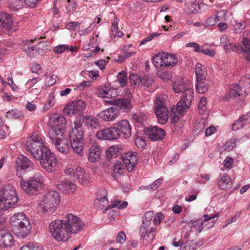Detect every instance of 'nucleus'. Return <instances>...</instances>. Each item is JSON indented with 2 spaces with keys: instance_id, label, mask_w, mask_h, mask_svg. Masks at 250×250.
<instances>
[{
  "instance_id": "f257e3e1",
  "label": "nucleus",
  "mask_w": 250,
  "mask_h": 250,
  "mask_svg": "<svg viewBox=\"0 0 250 250\" xmlns=\"http://www.w3.org/2000/svg\"><path fill=\"white\" fill-rule=\"evenodd\" d=\"M84 224L78 217L69 214L66 220H57L51 222L49 229L53 237L57 241H66L72 234H75L82 229Z\"/></svg>"
},
{
  "instance_id": "f03ea898",
  "label": "nucleus",
  "mask_w": 250,
  "mask_h": 250,
  "mask_svg": "<svg viewBox=\"0 0 250 250\" xmlns=\"http://www.w3.org/2000/svg\"><path fill=\"white\" fill-rule=\"evenodd\" d=\"M66 124L65 118L59 115L55 119L54 125L48 131V135L55 148L59 152L64 154L70 151L68 141L63 135L65 131Z\"/></svg>"
},
{
  "instance_id": "7ed1b4c3",
  "label": "nucleus",
  "mask_w": 250,
  "mask_h": 250,
  "mask_svg": "<svg viewBox=\"0 0 250 250\" xmlns=\"http://www.w3.org/2000/svg\"><path fill=\"white\" fill-rule=\"evenodd\" d=\"M19 182L21 188L29 195L37 193L44 186L43 176L40 171L34 172L27 181L24 180L23 177L21 178Z\"/></svg>"
},
{
  "instance_id": "20e7f679",
  "label": "nucleus",
  "mask_w": 250,
  "mask_h": 250,
  "mask_svg": "<svg viewBox=\"0 0 250 250\" xmlns=\"http://www.w3.org/2000/svg\"><path fill=\"white\" fill-rule=\"evenodd\" d=\"M10 222L13 231L18 237H25L30 233L31 225L23 212L14 214L11 216Z\"/></svg>"
},
{
  "instance_id": "39448f33",
  "label": "nucleus",
  "mask_w": 250,
  "mask_h": 250,
  "mask_svg": "<svg viewBox=\"0 0 250 250\" xmlns=\"http://www.w3.org/2000/svg\"><path fill=\"white\" fill-rule=\"evenodd\" d=\"M19 201L15 189L10 186L3 187L0 190V202L3 204L4 210L14 207Z\"/></svg>"
},
{
  "instance_id": "423d86ee",
  "label": "nucleus",
  "mask_w": 250,
  "mask_h": 250,
  "mask_svg": "<svg viewBox=\"0 0 250 250\" xmlns=\"http://www.w3.org/2000/svg\"><path fill=\"white\" fill-rule=\"evenodd\" d=\"M27 151L35 160L42 154L45 148L42 138L37 133L33 134L27 141L26 144Z\"/></svg>"
},
{
  "instance_id": "0eeeda50",
  "label": "nucleus",
  "mask_w": 250,
  "mask_h": 250,
  "mask_svg": "<svg viewBox=\"0 0 250 250\" xmlns=\"http://www.w3.org/2000/svg\"><path fill=\"white\" fill-rule=\"evenodd\" d=\"M60 202L59 193L56 191L51 190L43 196L41 203V208L45 212H53L56 209Z\"/></svg>"
},
{
  "instance_id": "6e6552de",
  "label": "nucleus",
  "mask_w": 250,
  "mask_h": 250,
  "mask_svg": "<svg viewBox=\"0 0 250 250\" xmlns=\"http://www.w3.org/2000/svg\"><path fill=\"white\" fill-rule=\"evenodd\" d=\"M44 149L42 154L36 160H39L40 165L47 171L52 172L57 164L56 156L48 147Z\"/></svg>"
},
{
  "instance_id": "1a4fd4ad",
  "label": "nucleus",
  "mask_w": 250,
  "mask_h": 250,
  "mask_svg": "<svg viewBox=\"0 0 250 250\" xmlns=\"http://www.w3.org/2000/svg\"><path fill=\"white\" fill-rule=\"evenodd\" d=\"M187 101V94H184L183 98L177 104L172 107L170 114V120L172 123H177L186 113L188 109Z\"/></svg>"
},
{
  "instance_id": "9d476101",
  "label": "nucleus",
  "mask_w": 250,
  "mask_h": 250,
  "mask_svg": "<svg viewBox=\"0 0 250 250\" xmlns=\"http://www.w3.org/2000/svg\"><path fill=\"white\" fill-rule=\"evenodd\" d=\"M18 28V22L14 21L11 15L0 12V34L5 31L14 32Z\"/></svg>"
},
{
  "instance_id": "9b49d317",
  "label": "nucleus",
  "mask_w": 250,
  "mask_h": 250,
  "mask_svg": "<svg viewBox=\"0 0 250 250\" xmlns=\"http://www.w3.org/2000/svg\"><path fill=\"white\" fill-rule=\"evenodd\" d=\"M15 167L17 171L16 175L21 178L22 177L26 171L33 169L35 166L29 159L23 155H21L16 159Z\"/></svg>"
},
{
  "instance_id": "f8f14e48",
  "label": "nucleus",
  "mask_w": 250,
  "mask_h": 250,
  "mask_svg": "<svg viewBox=\"0 0 250 250\" xmlns=\"http://www.w3.org/2000/svg\"><path fill=\"white\" fill-rule=\"evenodd\" d=\"M154 109L158 123L161 124L166 123L168 119V110L165 104L163 99L160 97L156 99Z\"/></svg>"
},
{
  "instance_id": "ddd939ff",
  "label": "nucleus",
  "mask_w": 250,
  "mask_h": 250,
  "mask_svg": "<svg viewBox=\"0 0 250 250\" xmlns=\"http://www.w3.org/2000/svg\"><path fill=\"white\" fill-rule=\"evenodd\" d=\"M86 103L83 101L75 100L65 105L63 108V112L69 116L80 114L84 111Z\"/></svg>"
},
{
  "instance_id": "4468645a",
  "label": "nucleus",
  "mask_w": 250,
  "mask_h": 250,
  "mask_svg": "<svg viewBox=\"0 0 250 250\" xmlns=\"http://www.w3.org/2000/svg\"><path fill=\"white\" fill-rule=\"evenodd\" d=\"M114 125L119 137L128 138L131 136V128L127 120H122L117 122Z\"/></svg>"
},
{
  "instance_id": "2eb2a0df",
  "label": "nucleus",
  "mask_w": 250,
  "mask_h": 250,
  "mask_svg": "<svg viewBox=\"0 0 250 250\" xmlns=\"http://www.w3.org/2000/svg\"><path fill=\"white\" fill-rule=\"evenodd\" d=\"M145 133L148 138L153 141L163 140L166 135L164 129L157 126L146 127Z\"/></svg>"
},
{
  "instance_id": "dca6fc26",
  "label": "nucleus",
  "mask_w": 250,
  "mask_h": 250,
  "mask_svg": "<svg viewBox=\"0 0 250 250\" xmlns=\"http://www.w3.org/2000/svg\"><path fill=\"white\" fill-rule=\"evenodd\" d=\"M152 62H177L178 58L177 55L165 52H159L152 58Z\"/></svg>"
},
{
  "instance_id": "f3484780",
  "label": "nucleus",
  "mask_w": 250,
  "mask_h": 250,
  "mask_svg": "<svg viewBox=\"0 0 250 250\" xmlns=\"http://www.w3.org/2000/svg\"><path fill=\"white\" fill-rule=\"evenodd\" d=\"M122 161L128 171L131 172L138 163L137 154L134 152H128L122 156Z\"/></svg>"
},
{
  "instance_id": "a211bd4d",
  "label": "nucleus",
  "mask_w": 250,
  "mask_h": 250,
  "mask_svg": "<svg viewBox=\"0 0 250 250\" xmlns=\"http://www.w3.org/2000/svg\"><path fill=\"white\" fill-rule=\"evenodd\" d=\"M69 137L72 148L80 156H83L84 154L83 151L84 140L83 135L79 136L78 135L69 134Z\"/></svg>"
},
{
  "instance_id": "6ab92c4d",
  "label": "nucleus",
  "mask_w": 250,
  "mask_h": 250,
  "mask_svg": "<svg viewBox=\"0 0 250 250\" xmlns=\"http://www.w3.org/2000/svg\"><path fill=\"white\" fill-rule=\"evenodd\" d=\"M14 241L11 233L6 229H0V247L2 248L11 247Z\"/></svg>"
},
{
  "instance_id": "aec40b11",
  "label": "nucleus",
  "mask_w": 250,
  "mask_h": 250,
  "mask_svg": "<svg viewBox=\"0 0 250 250\" xmlns=\"http://www.w3.org/2000/svg\"><path fill=\"white\" fill-rule=\"evenodd\" d=\"M119 110L115 107H109L99 113V117L102 120L110 122L116 119L119 116Z\"/></svg>"
},
{
  "instance_id": "412c9836",
  "label": "nucleus",
  "mask_w": 250,
  "mask_h": 250,
  "mask_svg": "<svg viewBox=\"0 0 250 250\" xmlns=\"http://www.w3.org/2000/svg\"><path fill=\"white\" fill-rule=\"evenodd\" d=\"M155 67L158 68V76L161 79L166 81L171 78V75L167 73L166 69L167 67H174L176 63H154Z\"/></svg>"
},
{
  "instance_id": "4be33fe9",
  "label": "nucleus",
  "mask_w": 250,
  "mask_h": 250,
  "mask_svg": "<svg viewBox=\"0 0 250 250\" xmlns=\"http://www.w3.org/2000/svg\"><path fill=\"white\" fill-rule=\"evenodd\" d=\"M131 96L115 99L111 102L112 104L118 108L127 112L131 108Z\"/></svg>"
},
{
  "instance_id": "5701e85b",
  "label": "nucleus",
  "mask_w": 250,
  "mask_h": 250,
  "mask_svg": "<svg viewBox=\"0 0 250 250\" xmlns=\"http://www.w3.org/2000/svg\"><path fill=\"white\" fill-rule=\"evenodd\" d=\"M215 222L216 221H213L211 222L212 224L211 226H207V225L204 226V222L201 220H192L188 222V227L191 229L190 231L200 233L204 228L208 229L213 227Z\"/></svg>"
},
{
  "instance_id": "b1692460",
  "label": "nucleus",
  "mask_w": 250,
  "mask_h": 250,
  "mask_svg": "<svg viewBox=\"0 0 250 250\" xmlns=\"http://www.w3.org/2000/svg\"><path fill=\"white\" fill-rule=\"evenodd\" d=\"M101 147L97 145H92L89 149L88 160L92 163L99 160L101 155Z\"/></svg>"
},
{
  "instance_id": "393cba45",
  "label": "nucleus",
  "mask_w": 250,
  "mask_h": 250,
  "mask_svg": "<svg viewBox=\"0 0 250 250\" xmlns=\"http://www.w3.org/2000/svg\"><path fill=\"white\" fill-rule=\"evenodd\" d=\"M84 120V117L77 116L74 122V127L70 131L69 134L78 135L79 136L83 135V131L82 125Z\"/></svg>"
},
{
  "instance_id": "a878e982",
  "label": "nucleus",
  "mask_w": 250,
  "mask_h": 250,
  "mask_svg": "<svg viewBox=\"0 0 250 250\" xmlns=\"http://www.w3.org/2000/svg\"><path fill=\"white\" fill-rule=\"evenodd\" d=\"M219 188L222 189H226L232 187V182L230 177L227 174L220 175L217 179Z\"/></svg>"
},
{
  "instance_id": "bb28decb",
  "label": "nucleus",
  "mask_w": 250,
  "mask_h": 250,
  "mask_svg": "<svg viewBox=\"0 0 250 250\" xmlns=\"http://www.w3.org/2000/svg\"><path fill=\"white\" fill-rule=\"evenodd\" d=\"M99 192L101 193V194H103V196L102 197L98 196L95 201V205L97 208L101 209L108 204V201L106 198L107 193L105 189H101Z\"/></svg>"
},
{
  "instance_id": "cd10ccee",
  "label": "nucleus",
  "mask_w": 250,
  "mask_h": 250,
  "mask_svg": "<svg viewBox=\"0 0 250 250\" xmlns=\"http://www.w3.org/2000/svg\"><path fill=\"white\" fill-rule=\"evenodd\" d=\"M240 50L243 51L247 61H250V40L247 38H244L242 41Z\"/></svg>"
},
{
  "instance_id": "c85d7f7f",
  "label": "nucleus",
  "mask_w": 250,
  "mask_h": 250,
  "mask_svg": "<svg viewBox=\"0 0 250 250\" xmlns=\"http://www.w3.org/2000/svg\"><path fill=\"white\" fill-rule=\"evenodd\" d=\"M196 82V88L199 93L202 94L208 90V84L206 78L197 79Z\"/></svg>"
},
{
  "instance_id": "c756f323",
  "label": "nucleus",
  "mask_w": 250,
  "mask_h": 250,
  "mask_svg": "<svg viewBox=\"0 0 250 250\" xmlns=\"http://www.w3.org/2000/svg\"><path fill=\"white\" fill-rule=\"evenodd\" d=\"M130 84L132 86H139L143 83V77L136 73H131L129 76Z\"/></svg>"
},
{
  "instance_id": "7c9ffc66",
  "label": "nucleus",
  "mask_w": 250,
  "mask_h": 250,
  "mask_svg": "<svg viewBox=\"0 0 250 250\" xmlns=\"http://www.w3.org/2000/svg\"><path fill=\"white\" fill-rule=\"evenodd\" d=\"M24 0H10L9 3V9L13 11H17L24 5Z\"/></svg>"
},
{
  "instance_id": "2f4dec72",
  "label": "nucleus",
  "mask_w": 250,
  "mask_h": 250,
  "mask_svg": "<svg viewBox=\"0 0 250 250\" xmlns=\"http://www.w3.org/2000/svg\"><path fill=\"white\" fill-rule=\"evenodd\" d=\"M206 116L203 119L196 121L194 124L193 132L198 134L205 127Z\"/></svg>"
},
{
  "instance_id": "473e14b6",
  "label": "nucleus",
  "mask_w": 250,
  "mask_h": 250,
  "mask_svg": "<svg viewBox=\"0 0 250 250\" xmlns=\"http://www.w3.org/2000/svg\"><path fill=\"white\" fill-rule=\"evenodd\" d=\"M195 69L196 75V80L201 78H206L207 70L205 68H203L202 63H197Z\"/></svg>"
},
{
  "instance_id": "72a5a7b5",
  "label": "nucleus",
  "mask_w": 250,
  "mask_h": 250,
  "mask_svg": "<svg viewBox=\"0 0 250 250\" xmlns=\"http://www.w3.org/2000/svg\"><path fill=\"white\" fill-rule=\"evenodd\" d=\"M121 149L117 146L110 147L106 151V156L109 158L116 157L120 153Z\"/></svg>"
},
{
  "instance_id": "f704fd0d",
  "label": "nucleus",
  "mask_w": 250,
  "mask_h": 250,
  "mask_svg": "<svg viewBox=\"0 0 250 250\" xmlns=\"http://www.w3.org/2000/svg\"><path fill=\"white\" fill-rule=\"evenodd\" d=\"M223 14L224 15H225V12L224 11H221L217 13V14L216 15H214L213 16H211L209 18H208L206 21L205 23V24L207 26H212L214 25L217 21H220L221 19H219V14Z\"/></svg>"
},
{
  "instance_id": "c9c22d12",
  "label": "nucleus",
  "mask_w": 250,
  "mask_h": 250,
  "mask_svg": "<svg viewBox=\"0 0 250 250\" xmlns=\"http://www.w3.org/2000/svg\"><path fill=\"white\" fill-rule=\"evenodd\" d=\"M117 81L121 86H125L127 83V73L125 71L120 72L117 77Z\"/></svg>"
},
{
  "instance_id": "e433bc0d",
  "label": "nucleus",
  "mask_w": 250,
  "mask_h": 250,
  "mask_svg": "<svg viewBox=\"0 0 250 250\" xmlns=\"http://www.w3.org/2000/svg\"><path fill=\"white\" fill-rule=\"evenodd\" d=\"M185 88L183 80L180 79L173 83L172 89L175 93L181 92Z\"/></svg>"
},
{
  "instance_id": "4c0bfd02",
  "label": "nucleus",
  "mask_w": 250,
  "mask_h": 250,
  "mask_svg": "<svg viewBox=\"0 0 250 250\" xmlns=\"http://www.w3.org/2000/svg\"><path fill=\"white\" fill-rule=\"evenodd\" d=\"M153 213L151 211L146 212L144 215L142 220L143 224L145 225L146 227H149L150 225V222L153 217Z\"/></svg>"
},
{
  "instance_id": "58836bf2",
  "label": "nucleus",
  "mask_w": 250,
  "mask_h": 250,
  "mask_svg": "<svg viewBox=\"0 0 250 250\" xmlns=\"http://www.w3.org/2000/svg\"><path fill=\"white\" fill-rule=\"evenodd\" d=\"M230 92L233 95L234 97L240 96L241 93V86L237 84H232L230 85L229 87Z\"/></svg>"
},
{
  "instance_id": "ea45409f",
  "label": "nucleus",
  "mask_w": 250,
  "mask_h": 250,
  "mask_svg": "<svg viewBox=\"0 0 250 250\" xmlns=\"http://www.w3.org/2000/svg\"><path fill=\"white\" fill-rule=\"evenodd\" d=\"M247 116H243L241 118H240L238 120L235 121L232 126V129L233 130H237L243 127V124L242 122L244 121L247 120Z\"/></svg>"
},
{
  "instance_id": "a19ab883",
  "label": "nucleus",
  "mask_w": 250,
  "mask_h": 250,
  "mask_svg": "<svg viewBox=\"0 0 250 250\" xmlns=\"http://www.w3.org/2000/svg\"><path fill=\"white\" fill-rule=\"evenodd\" d=\"M22 49L30 57H34L37 53V48L35 46H29L27 45H24L22 48Z\"/></svg>"
},
{
  "instance_id": "79ce46f5",
  "label": "nucleus",
  "mask_w": 250,
  "mask_h": 250,
  "mask_svg": "<svg viewBox=\"0 0 250 250\" xmlns=\"http://www.w3.org/2000/svg\"><path fill=\"white\" fill-rule=\"evenodd\" d=\"M20 250H43L42 247L37 243L29 244L22 247Z\"/></svg>"
},
{
  "instance_id": "37998d69",
  "label": "nucleus",
  "mask_w": 250,
  "mask_h": 250,
  "mask_svg": "<svg viewBox=\"0 0 250 250\" xmlns=\"http://www.w3.org/2000/svg\"><path fill=\"white\" fill-rule=\"evenodd\" d=\"M127 204L128 203L126 201H124L122 203L120 201L115 200L112 202V205L108 206V208H111L113 207H116L118 209H121L125 208Z\"/></svg>"
},
{
  "instance_id": "c03bdc74",
  "label": "nucleus",
  "mask_w": 250,
  "mask_h": 250,
  "mask_svg": "<svg viewBox=\"0 0 250 250\" xmlns=\"http://www.w3.org/2000/svg\"><path fill=\"white\" fill-rule=\"evenodd\" d=\"M108 133L109 140H116L119 138L114 125L112 127L108 128Z\"/></svg>"
},
{
  "instance_id": "a18cd8bd",
  "label": "nucleus",
  "mask_w": 250,
  "mask_h": 250,
  "mask_svg": "<svg viewBox=\"0 0 250 250\" xmlns=\"http://www.w3.org/2000/svg\"><path fill=\"white\" fill-rule=\"evenodd\" d=\"M207 99L204 97L200 98L199 103L198 104V109L201 114H204L207 110Z\"/></svg>"
},
{
  "instance_id": "49530a36",
  "label": "nucleus",
  "mask_w": 250,
  "mask_h": 250,
  "mask_svg": "<svg viewBox=\"0 0 250 250\" xmlns=\"http://www.w3.org/2000/svg\"><path fill=\"white\" fill-rule=\"evenodd\" d=\"M98 139L104 140H109L108 128L100 130L96 133Z\"/></svg>"
},
{
  "instance_id": "de8ad7c7",
  "label": "nucleus",
  "mask_w": 250,
  "mask_h": 250,
  "mask_svg": "<svg viewBox=\"0 0 250 250\" xmlns=\"http://www.w3.org/2000/svg\"><path fill=\"white\" fill-rule=\"evenodd\" d=\"M21 113L16 109H12L6 112L5 117L8 119H18L20 117Z\"/></svg>"
},
{
  "instance_id": "09e8293b",
  "label": "nucleus",
  "mask_w": 250,
  "mask_h": 250,
  "mask_svg": "<svg viewBox=\"0 0 250 250\" xmlns=\"http://www.w3.org/2000/svg\"><path fill=\"white\" fill-rule=\"evenodd\" d=\"M111 89L108 86L104 85L103 88L99 90V95L101 97L109 98L111 96Z\"/></svg>"
},
{
  "instance_id": "8fccbe9b",
  "label": "nucleus",
  "mask_w": 250,
  "mask_h": 250,
  "mask_svg": "<svg viewBox=\"0 0 250 250\" xmlns=\"http://www.w3.org/2000/svg\"><path fill=\"white\" fill-rule=\"evenodd\" d=\"M84 118L86 123L89 124L92 127L96 128L99 125L98 121L95 118L89 115L84 116Z\"/></svg>"
},
{
  "instance_id": "3c124183",
  "label": "nucleus",
  "mask_w": 250,
  "mask_h": 250,
  "mask_svg": "<svg viewBox=\"0 0 250 250\" xmlns=\"http://www.w3.org/2000/svg\"><path fill=\"white\" fill-rule=\"evenodd\" d=\"M162 182V180L161 179H157L151 184L148 186H146L145 188L147 190H155L161 184Z\"/></svg>"
},
{
  "instance_id": "603ef678",
  "label": "nucleus",
  "mask_w": 250,
  "mask_h": 250,
  "mask_svg": "<svg viewBox=\"0 0 250 250\" xmlns=\"http://www.w3.org/2000/svg\"><path fill=\"white\" fill-rule=\"evenodd\" d=\"M234 30L236 32H240L245 28V24L242 22L234 20L233 23Z\"/></svg>"
},
{
  "instance_id": "864d4df0",
  "label": "nucleus",
  "mask_w": 250,
  "mask_h": 250,
  "mask_svg": "<svg viewBox=\"0 0 250 250\" xmlns=\"http://www.w3.org/2000/svg\"><path fill=\"white\" fill-rule=\"evenodd\" d=\"M80 23L79 22L71 21L69 22L67 24V28L70 31H77L79 30V25Z\"/></svg>"
},
{
  "instance_id": "5fc2aeb1",
  "label": "nucleus",
  "mask_w": 250,
  "mask_h": 250,
  "mask_svg": "<svg viewBox=\"0 0 250 250\" xmlns=\"http://www.w3.org/2000/svg\"><path fill=\"white\" fill-rule=\"evenodd\" d=\"M67 49L68 45L67 44H60L55 47L54 51L56 54H61L67 50Z\"/></svg>"
},
{
  "instance_id": "6e6d98bb",
  "label": "nucleus",
  "mask_w": 250,
  "mask_h": 250,
  "mask_svg": "<svg viewBox=\"0 0 250 250\" xmlns=\"http://www.w3.org/2000/svg\"><path fill=\"white\" fill-rule=\"evenodd\" d=\"M143 83L142 85H145L148 87L153 83L154 81L153 78L149 77L147 76H145L143 77Z\"/></svg>"
},
{
  "instance_id": "4d7b16f0",
  "label": "nucleus",
  "mask_w": 250,
  "mask_h": 250,
  "mask_svg": "<svg viewBox=\"0 0 250 250\" xmlns=\"http://www.w3.org/2000/svg\"><path fill=\"white\" fill-rule=\"evenodd\" d=\"M123 165L121 162H117L113 166V176H115V174L120 173V171L123 168Z\"/></svg>"
},
{
  "instance_id": "13d9d810",
  "label": "nucleus",
  "mask_w": 250,
  "mask_h": 250,
  "mask_svg": "<svg viewBox=\"0 0 250 250\" xmlns=\"http://www.w3.org/2000/svg\"><path fill=\"white\" fill-rule=\"evenodd\" d=\"M219 215H220V213L219 212H217V213H216L214 214H210V215L204 214L203 215L204 220L202 221L204 223L205 222H208L211 219H214L215 218L218 217ZM204 226H205L204 224Z\"/></svg>"
},
{
  "instance_id": "bf43d9fd",
  "label": "nucleus",
  "mask_w": 250,
  "mask_h": 250,
  "mask_svg": "<svg viewBox=\"0 0 250 250\" xmlns=\"http://www.w3.org/2000/svg\"><path fill=\"white\" fill-rule=\"evenodd\" d=\"M164 218V215L162 212H158L155 214L154 219L153 223L154 225H157L160 223L161 220Z\"/></svg>"
},
{
  "instance_id": "052dcab7",
  "label": "nucleus",
  "mask_w": 250,
  "mask_h": 250,
  "mask_svg": "<svg viewBox=\"0 0 250 250\" xmlns=\"http://www.w3.org/2000/svg\"><path fill=\"white\" fill-rule=\"evenodd\" d=\"M126 240V235L123 231H120L116 238V241L118 243L123 244Z\"/></svg>"
},
{
  "instance_id": "680f3d73",
  "label": "nucleus",
  "mask_w": 250,
  "mask_h": 250,
  "mask_svg": "<svg viewBox=\"0 0 250 250\" xmlns=\"http://www.w3.org/2000/svg\"><path fill=\"white\" fill-rule=\"evenodd\" d=\"M31 70L33 73L38 74L42 73V66L40 63H34L31 67Z\"/></svg>"
},
{
  "instance_id": "e2e57ef3",
  "label": "nucleus",
  "mask_w": 250,
  "mask_h": 250,
  "mask_svg": "<svg viewBox=\"0 0 250 250\" xmlns=\"http://www.w3.org/2000/svg\"><path fill=\"white\" fill-rule=\"evenodd\" d=\"M229 41L228 40V37L226 35H223L220 38V43L224 47V49L229 48V46L230 45L228 44Z\"/></svg>"
},
{
  "instance_id": "0e129e2a",
  "label": "nucleus",
  "mask_w": 250,
  "mask_h": 250,
  "mask_svg": "<svg viewBox=\"0 0 250 250\" xmlns=\"http://www.w3.org/2000/svg\"><path fill=\"white\" fill-rule=\"evenodd\" d=\"M228 44L230 45L229 46V48L225 49L227 52H230L231 51L239 52L240 50V48L238 46L232 44L229 42L228 43Z\"/></svg>"
},
{
  "instance_id": "69168bd1",
  "label": "nucleus",
  "mask_w": 250,
  "mask_h": 250,
  "mask_svg": "<svg viewBox=\"0 0 250 250\" xmlns=\"http://www.w3.org/2000/svg\"><path fill=\"white\" fill-rule=\"evenodd\" d=\"M135 143L138 147L143 148L146 146L145 141L141 138L138 137L135 140Z\"/></svg>"
},
{
  "instance_id": "338daca9",
  "label": "nucleus",
  "mask_w": 250,
  "mask_h": 250,
  "mask_svg": "<svg viewBox=\"0 0 250 250\" xmlns=\"http://www.w3.org/2000/svg\"><path fill=\"white\" fill-rule=\"evenodd\" d=\"M233 162V160L232 158L228 157L224 161L223 165L227 168H231Z\"/></svg>"
},
{
  "instance_id": "774afa93",
  "label": "nucleus",
  "mask_w": 250,
  "mask_h": 250,
  "mask_svg": "<svg viewBox=\"0 0 250 250\" xmlns=\"http://www.w3.org/2000/svg\"><path fill=\"white\" fill-rule=\"evenodd\" d=\"M216 132V128L215 126L211 125L208 127L205 131L206 136H209Z\"/></svg>"
}]
</instances>
